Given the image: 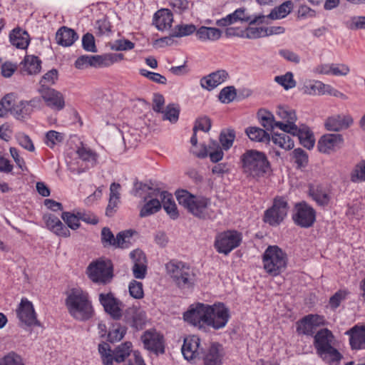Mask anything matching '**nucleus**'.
<instances>
[{"label": "nucleus", "instance_id": "obj_1", "mask_svg": "<svg viewBox=\"0 0 365 365\" xmlns=\"http://www.w3.org/2000/svg\"><path fill=\"white\" fill-rule=\"evenodd\" d=\"M65 304L70 315L76 320H88L94 314L89 294L80 288L69 291Z\"/></svg>", "mask_w": 365, "mask_h": 365}, {"label": "nucleus", "instance_id": "obj_2", "mask_svg": "<svg viewBox=\"0 0 365 365\" xmlns=\"http://www.w3.org/2000/svg\"><path fill=\"white\" fill-rule=\"evenodd\" d=\"M240 161L242 173L255 180L264 177L271 168L266 154L255 149L246 150L241 155Z\"/></svg>", "mask_w": 365, "mask_h": 365}, {"label": "nucleus", "instance_id": "obj_3", "mask_svg": "<svg viewBox=\"0 0 365 365\" xmlns=\"http://www.w3.org/2000/svg\"><path fill=\"white\" fill-rule=\"evenodd\" d=\"M336 339L331 330L327 328L319 329L314 336V346L317 354L326 364L339 363L342 354L335 347Z\"/></svg>", "mask_w": 365, "mask_h": 365}, {"label": "nucleus", "instance_id": "obj_4", "mask_svg": "<svg viewBox=\"0 0 365 365\" xmlns=\"http://www.w3.org/2000/svg\"><path fill=\"white\" fill-rule=\"evenodd\" d=\"M176 198L180 205L198 218L210 219L215 215L214 212L210 207L211 200L208 197L194 195L187 190H182L176 192Z\"/></svg>", "mask_w": 365, "mask_h": 365}, {"label": "nucleus", "instance_id": "obj_5", "mask_svg": "<svg viewBox=\"0 0 365 365\" xmlns=\"http://www.w3.org/2000/svg\"><path fill=\"white\" fill-rule=\"evenodd\" d=\"M165 269L168 275L179 288L190 289L195 285L196 275L193 269L186 263L173 259L166 263Z\"/></svg>", "mask_w": 365, "mask_h": 365}, {"label": "nucleus", "instance_id": "obj_6", "mask_svg": "<svg viewBox=\"0 0 365 365\" xmlns=\"http://www.w3.org/2000/svg\"><path fill=\"white\" fill-rule=\"evenodd\" d=\"M262 263L264 271L270 276L276 277L286 269L288 257L277 245H269L262 255Z\"/></svg>", "mask_w": 365, "mask_h": 365}, {"label": "nucleus", "instance_id": "obj_7", "mask_svg": "<svg viewBox=\"0 0 365 365\" xmlns=\"http://www.w3.org/2000/svg\"><path fill=\"white\" fill-rule=\"evenodd\" d=\"M132 343L126 341L111 350L110 345L102 343L98 345V351L104 365H113V362L121 363L130 356L132 352Z\"/></svg>", "mask_w": 365, "mask_h": 365}, {"label": "nucleus", "instance_id": "obj_8", "mask_svg": "<svg viewBox=\"0 0 365 365\" xmlns=\"http://www.w3.org/2000/svg\"><path fill=\"white\" fill-rule=\"evenodd\" d=\"M113 264L110 260L102 259L93 261L87 267L86 273L94 283L106 284L113 277Z\"/></svg>", "mask_w": 365, "mask_h": 365}, {"label": "nucleus", "instance_id": "obj_9", "mask_svg": "<svg viewBox=\"0 0 365 365\" xmlns=\"http://www.w3.org/2000/svg\"><path fill=\"white\" fill-rule=\"evenodd\" d=\"M289 206L283 197H276L271 207L264 211L263 220L270 226L279 225L287 215Z\"/></svg>", "mask_w": 365, "mask_h": 365}, {"label": "nucleus", "instance_id": "obj_10", "mask_svg": "<svg viewBox=\"0 0 365 365\" xmlns=\"http://www.w3.org/2000/svg\"><path fill=\"white\" fill-rule=\"evenodd\" d=\"M230 318V310L223 303L207 304L206 326L214 329L224 328Z\"/></svg>", "mask_w": 365, "mask_h": 365}, {"label": "nucleus", "instance_id": "obj_11", "mask_svg": "<svg viewBox=\"0 0 365 365\" xmlns=\"http://www.w3.org/2000/svg\"><path fill=\"white\" fill-rule=\"evenodd\" d=\"M241 242V233L236 230H227L216 235L214 247L217 252L227 255L240 246Z\"/></svg>", "mask_w": 365, "mask_h": 365}, {"label": "nucleus", "instance_id": "obj_12", "mask_svg": "<svg viewBox=\"0 0 365 365\" xmlns=\"http://www.w3.org/2000/svg\"><path fill=\"white\" fill-rule=\"evenodd\" d=\"M276 115L280 120H277V128L287 133H297L299 128L296 125L297 117L294 110L287 106H279Z\"/></svg>", "mask_w": 365, "mask_h": 365}, {"label": "nucleus", "instance_id": "obj_13", "mask_svg": "<svg viewBox=\"0 0 365 365\" xmlns=\"http://www.w3.org/2000/svg\"><path fill=\"white\" fill-rule=\"evenodd\" d=\"M292 220L295 225L308 228L312 227L316 220V212L307 202H301L297 203L294 207Z\"/></svg>", "mask_w": 365, "mask_h": 365}, {"label": "nucleus", "instance_id": "obj_14", "mask_svg": "<svg viewBox=\"0 0 365 365\" xmlns=\"http://www.w3.org/2000/svg\"><path fill=\"white\" fill-rule=\"evenodd\" d=\"M207 304L196 303L191 304L183 314L185 322L199 328L206 326Z\"/></svg>", "mask_w": 365, "mask_h": 365}, {"label": "nucleus", "instance_id": "obj_15", "mask_svg": "<svg viewBox=\"0 0 365 365\" xmlns=\"http://www.w3.org/2000/svg\"><path fill=\"white\" fill-rule=\"evenodd\" d=\"M38 93L46 105L55 111H60L65 108L64 96L52 88H38Z\"/></svg>", "mask_w": 365, "mask_h": 365}, {"label": "nucleus", "instance_id": "obj_16", "mask_svg": "<svg viewBox=\"0 0 365 365\" xmlns=\"http://www.w3.org/2000/svg\"><path fill=\"white\" fill-rule=\"evenodd\" d=\"M16 314L19 321L28 327L39 326L32 303L26 298H23L16 309Z\"/></svg>", "mask_w": 365, "mask_h": 365}, {"label": "nucleus", "instance_id": "obj_17", "mask_svg": "<svg viewBox=\"0 0 365 365\" xmlns=\"http://www.w3.org/2000/svg\"><path fill=\"white\" fill-rule=\"evenodd\" d=\"M99 302L106 312L110 314L112 318L118 319L121 317L123 304L114 297L113 293H101L99 294Z\"/></svg>", "mask_w": 365, "mask_h": 365}, {"label": "nucleus", "instance_id": "obj_18", "mask_svg": "<svg viewBox=\"0 0 365 365\" xmlns=\"http://www.w3.org/2000/svg\"><path fill=\"white\" fill-rule=\"evenodd\" d=\"M144 347L155 354L164 353L163 336L155 330H147L141 336Z\"/></svg>", "mask_w": 365, "mask_h": 365}, {"label": "nucleus", "instance_id": "obj_19", "mask_svg": "<svg viewBox=\"0 0 365 365\" xmlns=\"http://www.w3.org/2000/svg\"><path fill=\"white\" fill-rule=\"evenodd\" d=\"M200 339L195 335L188 336L185 338L182 346V353L185 359L190 361L200 357L202 354L200 348Z\"/></svg>", "mask_w": 365, "mask_h": 365}, {"label": "nucleus", "instance_id": "obj_20", "mask_svg": "<svg viewBox=\"0 0 365 365\" xmlns=\"http://www.w3.org/2000/svg\"><path fill=\"white\" fill-rule=\"evenodd\" d=\"M43 220L45 222L46 227L56 235L61 237H68L71 235L68 227L55 215L51 213L44 214Z\"/></svg>", "mask_w": 365, "mask_h": 365}, {"label": "nucleus", "instance_id": "obj_21", "mask_svg": "<svg viewBox=\"0 0 365 365\" xmlns=\"http://www.w3.org/2000/svg\"><path fill=\"white\" fill-rule=\"evenodd\" d=\"M130 256L133 262V276L136 279H144L147 274V260L145 254L140 250H135L130 253Z\"/></svg>", "mask_w": 365, "mask_h": 365}, {"label": "nucleus", "instance_id": "obj_22", "mask_svg": "<svg viewBox=\"0 0 365 365\" xmlns=\"http://www.w3.org/2000/svg\"><path fill=\"white\" fill-rule=\"evenodd\" d=\"M228 78L229 74L225 70H218L202 77L200 81V83L202 88L212 91L226 81Z\"/></svg>", "mask_w": 365, "mask_h": 365}, {"label": "nucleus", "instance_id": "obj_23", "mask_svg": "<svg viewBox=\"0 0 365 365\" xmlns=\"http://www.w3.org/2000/svg\"><path fill=\"white\" fill-rule=\"evenodd\" d=\"M293 3L292 1H286L277 7H275L272 10L269 14L267 16L262 15L256 16L250 24H261L263 22V19L269 18L271 19H280L286 17L291 13L293 9Z\"/></svg>", "mask_w": 365, "mask_h": 365}, {"label": "nucleus", "instance_id": "obj_24", "mask_svg": "<svg viewBox=\"0 0 365 365\" xmlns=\"http://www.w3.org/2000/svg\"><path fill=\"white\" fill-rule=\"evenodd\" d=\"M343 143V138L339 134H327L318 141L317 148L323 153H330L339 148Z\"/></svg>", "mask_w": 365, "mask_h": 365}, {"label": "nucleus", "instance_id": "obj_25", "mask_svg": "<svg viewBox=\"0 0 365 365\" xmlns=\"http://www.w3.org/2000/svg\"><path fill=\"white\" fill-rule=\"evenodd\" d=\"M125 321L128 325L134 329L140 330L145 325L146 315L143 310L136 308H129L126 311Z\"/></svg>", "mask_w": 365, "mask_h": 365}, {"label": "nucleus", "instance_id": "obj_26", "mask_svg": "<svg viewBox=\"0 0 365 365\" xmlns=\"http://www.w3.org/2000/svg\"><path fill=\"white\" fill-rule=\"evenodd\" d=\"M345 334L349 336V344L352 349H365V326L356 325L347 330Z\"/></svg>", "mask_w": 365, "mask_h": 365}, {"label": "nucleus", "instance_id": "obj_27", "mask_svg": "<svg viewBox=\"0 0 365 365\" xmlns=\"http://www.w3.org/2000/svg\"><path fill=\"white\" fill-rule=\"evenodd\" d=\"M160 192L158 188H153L142 182L136 181L134 182L131 194L141 198L143 201H147L150 197H158Z\"/></svg>", "mask_w": 365, "mask_h": 365}, {"label": "nucleus", "instance_id": "obj_28", "mask_svg": "<svg viewBox=\"0 0 365 365\" xmlns=\"http://www.w3.org/2000/svg\"><path fill=\"white\" fill-rule=\"evenodd\" d=\"M78 38V34L67 26H61L56 34V43L63 47L72 46Z\"/></svg>", "mask_w": 365, "mask_h": 365}, {"label": "nucleus", "instance_id": "obj_29", "mask_svg": "<svg viewBox=\"0 0 365 365\" xmlns=\"http://www.w3.org/2000/svg\"><path fill=\"white\" fill-rule=\"evenodd\" d=\"M173 21V13L168 9H160L154 14L153 24L159 31L170 29Z\"/></svg>", "mask_w": 365, "mask_h": 365}, {"label": "nucleus", "instance_id": "obj_30", "mask_svg": "<svg viewBox=\"0 0 365 365\" xmlns=\"http://www.w3.org/2000/svg\"><path fill=\"white\" fill-rule=\"evenodd\" d=\"M352 123L353 119L350 115H336L329 118L325 126L329 130L339 131L349 128Z\"/></svg>", "mask_w": 365, "mask_h": 365}, {"label": "nucleus", "instance_id": "obj_31", "mask_svg": "<svg viewBox=\"0 0 365 365\" xmlns=\"http://www.w3.org/2000/svg\"><path fill=\"white\" fill-rule=\"evenodd\" d=\"M120 185L113 182L110 186V196L108 204L106 210V215L108 217H112L117 211L118 206L120 202L119 190Z\"/></svg>", "mask_w": 365, "mask_h": 365}, {"label": "nucleus", "instance_id": "obj_32", "mask_svg": "<svg viewBox=\"0 0 365 365\" xmlns=\"http://www.w3.org/2000/svg\"><path fill=\"white\" fill-rule=\"evenodd\" d=\"M158 197L161 200L162 207L170 217L173 220L178 218L179 212L173 195L167 191L161 190Z\"/></svg>", "mask_w": 365, "mask_h": 365}, {"label": "nucleus", "instance_id": "obj_33", "mask_svg": "<svg viewBox=\"0 0 365 365\" xmlns=\"http://www.w3.org/2000/svg\"><path fill=\"white\" fill-rule=\"evenodd\" d=\"M11 43L17 48L25 49L28 47L30 38L29 34L21 29H15L9 35Z\"/></svg>", "mask_w": 365, "mask_h": 365}, {"label": "nucleus", "instance_id": "obj_34", "mask_svg": "<svg viewBox=\"0 0 365 365\" xmlns=\"http://www.w3.org/2000/svg\"><path fill=\"white\" fill-rule=\"evenodd\" d=\"M252 21L245 14L244 9H236L233 13L227 15L216 21V24L220 27H225L235 24L237 21Z\"/></svg>", "mask_w": 365, "mask_h": 365}, {"label": "nucleus", "instance_id": "obj_35", "mask_svg": "<svg viewBox=\"0 0 365 365\" xmlns=\"http://www.w3.org/2000/svg\"><path fill=\"white\" fill-rule=\"evenodd\" d=\"M196 36L202 41H215L222 36V31L217 28L202 26L196 30Z\"/></svg>", "mask_w": 365, "mask_h": 365}, {"label": "nucleus", "instance_id": "obj_36", "mask_svg": "<svg viewBox=\"0 0 365 365\" xmlns=\"http://www.w3.org/2000/svg\"><path fill=\"white\" fill-rule=\"evenodd\" d=\"M41 60L34 56H26L21 63V71L23 74L34 75L41 70Z\"/></svg>", "mask_w": 365, "mask_h": 365}, {"label": "nucleus", "instance_id": "obj_37", "mask_svg": "<svg viewBox=\"0 0 365 365\" xmlns=\"http://www.w3.org/2000/svg\"><path fill=\"white\" fill-rule=\"evenodd\" d=\"M143 202L145 204L141 207L139 213L140 217L150 216L162 208L160 197H150L147 201Z\"/></svg>", "mask_w": 365, "mask_h": 365}, {"label": "nucleus", "instance_id": "obj_38", "mask_svg": "<svg viewBox=\"0 0 365 365\" xmlns=\"http://www.w3.org/2000/svg\"><path fill=\"white\" fill-rule=\"evenodd\" d=\"M220 346L217 344H213L203 354L204 365H221L222 354L220 353Z\"/></svg>", "mask_w": 365, "mask_h": 365}, {"label": "nucleus", "instance_id": "obj_39", "mask_svg": "<svg viewBox=\"0 0 365 365\" xmlns=\"http://www.w3.org/2000/svg\"><path fill=\"white\" fill-rule=\"evenodd\" d=\"M309 195L312 199L319 206L328 205L330 197L327 192L320 186H311L309 190Z\"/></svg>", "mask_w": 365, "mask_h": 365}, {"label": "nucleus", "instance_id": "obj_40", "mask_svg": "<svg viewBox=\"0 0 365 365\" xmlns=\"http://www.w3.org/2000/svg\"><path fill=\"white\" fill-rule=\"evenodd\" d=\"M118 61L117 55L109 53L104 55H91V66L95 68L108 67Z\"/></svg>", "mask_w": 365, "mask_h": 365}, {"label": "nucleus", "instance_id": "obj_41", "mask_svg": "<svg viewBox=\"0 0 365 365\" xmlns=\"http://www.w3.org/2000/svg\"><path fill=\"white\" fill-rule=\"evenodd\" d=\"M209 155L212 163H217L223 158L224 153L222 148L216 141H211L207 148H205L204 153L199 154L200 158H205Z\"/></svg>", "mask_w": 365, "mask_h": 365}, {"label": "nucleus", "instance_id": "obj_42", "mask_svg": "<svg viewBox=\"0 0 365 365\" xmlns=\"http://www.w3.org/2000/svg\"><path fill=\"white\" fill-rule=\"evenodd\" d=\"M78 156L90 167H94L98 163V155L91 148L82 145L76 151Z\"/></svg>", "mask_w": 365, "mask_h": 365}, {"label": "nucleus", "instance_id": "obj_43", "mask_svg": "<svg viewBox=\"0 0 365 365\" xmlns=\"http://www.w3.org/2000/svg\"><path fill=\"white\" fill-rule=\"evenodd\" d=\"M272 143L279 148L289 150L294 147V143L292 138L285 132L284 133H274L272 135Z\"/></svg>", "mask_w": 365, "mask_h": 365}, {"label": "nucleus", "instance_id": "obj_44", "mask_svg": "<svg viewBox=\"0 0 365 365\" xmlns=\"http://www.w3.org/2000/svg\"><path fill=\"white\" fill-rule=\"evenodd\" d=\"M245 133L252 141L267 142L270 140L269 135L258 127H249L245 130Z\"/></svg>", "mask_w": 365, "mask_h": 365}, {"label": "nucleus", "instance_id": "obj_45", "mask_svg": "<svg viewBox=\"0 0 365 365\" xmlns=\"http://www.w3.org/2000/svg\"><path fill=\"white\" fill-rule=\"evenodd\" d=\"M196 26L192 24L181 23L174 27L170 36L176 38L185 37L196 33Z\"/></svg>", "mask_w": 365, "mask_h": 365}, {"label": "nucleus", "instance_id": "obj_46", "mask_svg": "<svg viewBox=\"0 0 365 365\" xmlns=\"http://www.w3.org/2000/svg\"><path fill=\"white\" fill-rule=\"evenodd\" d=\"M258 118L261 125L267 130H272L277 128V121L275 120L274 116L272 113L264 110H259Z\"/></svg>", "mask_w": 365, "mask_h": 365}, {"label": "nucleus", "instance_id": "obj_47", "mask_svg": "<svg viewBox=\"0 0 365 365\" xmlns=\"http://www.w3.org/2000/svg\"><path fill=\"white\" fill-rule=\"evenodd\" d=\"M64 139V134L56 130L48 131L44 138V143L51 148L61 143Z\"/></svg>", "mask_w": 365, "mask_h": 365}, {"label": "nucleus", "instance_id": "obj_48", "mask_svg": "<svg viewBox=\"0 0 365 365\" xmlns=\"http://www.w3.org/2000/svg\"><path fill=\"white\" fill-rule=\"evenodd\" d=\"M274 81L282 86L285 90L293 88L296 86V81L292 72H287L282 76L274 77Z\"/></svg>", "mask_w": 365, "mask_h": 365}, {"label": "nucleus", "instance_id": "obj_49", "mask_svg": "<svg viewBox=\"0 0 365 365\" xmlns=\"http://www.w3.org/2000/svg\"><path fill=\"white\" fill-rule=\"evenodd\" d=\"M235 139V131L233 129L222 130L220 135V142L225 150H229Z\"/></svg>", "mask_w": 365, "mask_h": 365}, {"label": "nucleus", "instance_id": "obj_50", "mask_svg": "<svg viewBox=\"0 0 365 365\" xmlns=\"http://www.w3.org/2000/svg\"><path fill=\"white\" fill-rule=\"evenodd\" d=\"M314 327L307 316H305L297 323V331L299 334L312 336L314 334Z\"/></svg>", "mask_w": 365, "mask_h": 365}, {"label": "nucleus", "instance_id": "obj_51", "mask_svg": "<svg viewBox=\"0 0 365 365\" xmlns=\"http://www.w3.org/2000/svg\"><path fill=\"white\" fill-rule=\"evenodd\" d=\"M294 136H297L300 140L301 144L307 148V149H312L315 143V140L312 133L309 131H302L299 128V132L297 133H290Z\"/></svg>", "mask_w": 365, "mask_h": 365}, {"label": "nucleus", "instance_id": "obj_52", "mask_svg": "<svg viewBox=\"0 0 365 365\" xmlns=\"http://www.w3.org/2000/svg\"><path fill=\"white\" fill-rule=\"evenodd\" d=\"M61 218L71 230H77L80 227V217L78 212L76 215L70 212H63Z\"/></svg>", "mask_w": 365, "mask_h": 365}, {"label": "nucleus", "instance_id": "obj_53", "mask_svg": "<svg viewBox=\"0 0 365 365\" xmlns=\"http://www.w3.org/2000/svg\"><path fill=\"white\" fill-rule=\"evenodd\" d=\"M351 180L354 182L365 181V160H361L355 165L351 175Z\"/></svg>", "mask_w": 365, "mask_h": 365}, {"label": "nucleus", "instance_id": "obj_54", "mask_svg": "<svg viewBox=\"0 0 365 365\" xmlns=\"http://www.w3.org/2000/svg\"><path fill=\"white\" fill-rule=\"evenodd\" d=\"M133 235V232L130 230L119 232L116 236L115 247H128Z\"/></svg>", "mask_w": 365, "mask_h": 365}, {"label": "nucleus", "instance_id": "obj_55", "mask_svg": "<svg viewBox=\"0 0 365 365\" xmlns=\"http://www.w3.org/2000/svg\"><path fill=\"white\" fill-rule=\"evenodd\" d=\"M0 365H24V363L20 355L11 351L0 359Z\"/></svg>", "mask_w": 365, "mask_h": 365}, {"label": "nucleus", "instance_id": "obj_56", "mask_svg": "<svg viewBox=\"0 0 365 365\" xmlns=\"http://www.w3.org/2000/svg\"><path fill=\"white\" fill-rule=\"evenodd\" d=\"M58 79V71L56 69H51L48 71L44 76L42 77L40 81V87L39 88H51L50 86L53 85L56 81Z\"/></svg>", "mask_w": 365, "mask_h": 365}, {"label": "nucleus", "instance_id": "obj_57", "mask_svg": "<svg viewBox=\"0 0 365 365\" xmlns=\"http://www.w3.org/2000/svg\"><path fill=\"white\" fill-rule=\"evenodd\" d=\"M139 73L141 76L148 78L154 83L162 85H165L167 83V78L158 73L149 71L144 68L140 69Z\"/></svg>", "mask_w": 365, "mask_h": 365}, {"label": "nucleus", "instance_id": "obj_58", "mask_svg": "<svg viewBox=\"0 0 365 365\" xmlns=\"http://www.w3.org/2000/svg\"><path fill=\"white\" fill-rule=\"evenodd\" d=\"M237 93L234 86H227L221 90L219 99L223 103L232 102L236 97Z\"/></svg>", "mask_w": 365, "mask_h": 365}, {"label": "nucleus", "instance_id": "obj_59", "mask_svg": "<svg viewBox=\"0 0 365 365\" xmlns=\"http://www.w3.org/2000/svg\"><path fill=\"white\" fill-rule=\"evenodd\" d=\"M130 296L135 299H142L144 297L143 284L136 280H132L128 286Z\"/></svg>", "mask_w": 365, "mask_h": 365}, {"label": "nucleus", "instance_id": "obj_60", "mask_svg": "<svg viewBox=\"0 0 365 365\" xmlns=\"http://www.w3.org/2000/svg\"><path fill=\"white\" fill-rule=\"evenodd\" d=\"M349 294V292L346 289H340L337 291L333 296L329 299V305L331 309H335L339 307L341 302L346 299Z\"/></svg>", "mask_w": 365, "mask_h": 365}, {"label": "nucleus", "instance_id": "obj_61", "mask_svg": "<svg viewBox=\"0 0 365 365\" xmlns=\"http://www.w3.org/2000/svg\"><path fill=\"white\" fill-rule=\"evenodd\" d=\"M293 158L299 168L305 167L308 163V155L302 148H296L292 152Z\"/></svg>", "mask_w": 365, "mask_h": 365}, {"label": "nucleus", "instance_id": "obj_62", "mask_svg": "<svg viewBox=\"0 0 365 365\" xmlns=\"http://www.w3.org/2000/svg\"><path fill=\"white\" fill-rule=\"evenodd\" d=\"M101 241L105 247L111 245L115 247L116 237L108 227H103L101 230Z\"/></svg>", "mask_w": 365, "mask_h": 365}, {"label": "nucleus", "instance_id": "obj_63", "mask_svg": "<svg viewBox=\"0 0 365 365\" xmlns=\"http://www.w3.org/2000/svg\"><path fill=\"white\" fill-rule=\"evenodd\" d=\"M330 88V85L324 84L321 81H316L311 86L309 93L314 95L329 94Z\"/></svg>", "mask_w": 365, "mask_h": 365}, {"label": "nucleus", "instance_id": "obj_64", "mask_svg": "<svg viewBox=\"0 0 365 365\" xmlns=\"http://www.w3.org/2000/svg\"><path fill=\"white\" fill-rule=\"evenodd\" d=\"M126 333V329L123 327H113L108 332V339L110 342H116L120 341Z\"/></svg>", "mask_w": 365, "mask_h": 365}]
</instances>
